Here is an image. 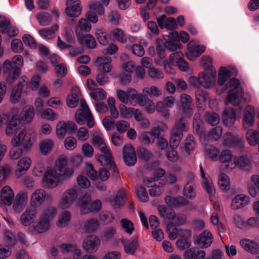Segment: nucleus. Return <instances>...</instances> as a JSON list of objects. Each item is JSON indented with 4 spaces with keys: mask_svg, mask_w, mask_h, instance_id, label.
I'll list each match as a JSON object with an SVG mask.
<instances>
[{
    "mask_svg": "<svg viewBox=\"0 0 259 259\" xmlns=\"http://www.w3.org/2000/svg\"><path fill=\"white\" fill-rule=\"evenodd\" d=\"M121 242L126 253L132 254L135 253L137 246V240L135 239L132 240L122 239Z\"/></svg>",
    "mask_w": 259,
    "mask_h": 259,
    "instance_id": "e2e57ef3",
    "label": "nucleus"
},
{
    "mask_svg": "<svg viewBox=\"0 0 259 259\" xmlns=\"http://www.w3.org/2000/svg\"><path fill=\"white\" fill-rule=\"evenodd\" d=\"M187 130L188 127L182 118L176 122L175 125L171 132V138L169 141L171 149H175L178 147L182 138L183 133L186 132Z\"/></svg>",
    "mask_w": 259,
    "mask_h": 259,
    "instance_id": "9d476101",
    "label": "nucleus"
},
{
    "mask_svg": "<svg viewBox=\"0 0 259 259\" xmlns=\"http://www.w3.org/2000/svg\"><path fill=\"white\" fill-rule=\"evenodd\" d=\"M213 237L211 233L205 230L194 238V242L201 247H208L212 242Z\"/></svg>",
    "mask_w": 259,
    "mask_h": 259,
    "instance_id": "412c9836",
    "label": "nucleus"
},
{
    "mask_svg": "<svg viewBox=\"0 0 259 259\" xmlns=\"http://www.w3.org/2000/svg\"><path fill=\"white\" fill-rule=\"evenodd\" d=\"M160 131L158 127H153L150 131L143 132L141 135L142 141L146 144H152L155 139L160 136Z\"/></svg>",
    "mask_w": 259,
    "mask_h": 259,
    "instance_id": "c756f323",
    "label": "nucleus"
},
{
    "mask_svg": "<svg viewBox=\"0 0 259 259\" xmlns=\"http://www.w3.org/2000/svg\"><path fill=\"white\" fill-rule=\"evenodd\" d=\"M236 74L237 70L235 67L232 66L221 67L219 72L218 83L219 85H222L229 77Z\"/></svg>",
    "mask_w": 259,
    "mask_h": 259,
    "instance_id": "a211bd4d",
    "label": "nucleus"
},
{
    "mask_svg": "<svg viewBox=\"0 0 259 259\" xmlns=\"http://www.w3.org/2000/svg\"><path fill=\"white\" fill-rule=\"evenodd\" d=\"M249 203L250 198L247 195L240 194L232 199L231 206L233 209L236 210L246 206Z\"/></svg>",
    "mask_w": 259,
    "mask_h": 259,
    "instance_id": "393cba45",
    "label": "nucleus"
},
{
    "mask_svg": "<svg viewBox=\"0 0 259 259\" xmlns=\"http://www.w3.org/2000/svg\"><path fill=\"white\" fill-rule=\"evenodd\" d=\"M101 240L98 236L92 234L87 236L82 242V248L87 252L93 253L96 252L100 246Z\"/></svg>",
    "mask_w": 259,
    "mask_h": 259,
    "instance_id": "ddd939ff",
    "label": "nucleus"
},
{
    "mask_svg": "<svg viewBox=\"0 0 259 259\" xmlns=\"http://www.w3.org/2000/svg\"><path fill=\"white\" fill-rule=\"evenodd\" d=\"M14 198V193L11 188L6 186L0 192V204L10 206Z\"/></svg>",
    "mask_w": 259,
    "mask_h": 259,
    "instance_id": "bb28decb",
    "label": "nucleus"
},
{
    "mask_svg": "<svg viewBox=\"0 0 259 259\" xmlns=\"http://www.w3.org/2000/svg\"><path fill=\"white\" fill-rule=\"evenodd\" d=\"M257 188L259 190V175H253L250 178V180L247 184V188L250 195L255 197L257 195V192L256 189Z\"/></svg>",
    "mask_w": 259,
    "mask_h": 259,
    "instance_id": "49530a36",
    "label": "nucleus"
},
{
    "mask_svg": "<svg viewBox=\"0 0 259 259\" xmlns=\"http://www.w3.org/2000/svg\"><path fill=\"white\" fill-rule=\"evenodd\" d=\"M180 100L184 113L186 116L190 117L192 113V99L190 96L186 94H183L181 96Z\"/></svg>",
    "mask_w": 259,
    "mask_h": 259,
    "instance_id": "c03bdc74",
    "label": "nucleus"
},
{
    "mask_svg": "<svg viewBox=\"0 0 259 259\" xmlns=\"http://www.w3.org/2000/svg\"><path fill=\"white\" fill-rule=\"evenodd\" d=\"M166 203L170 206H182L189 203V201L185 198L180 196L175 197L170 196H166L165 198Z\"/></svg>",
    "mask_w": 259,
    "mask_h": 259,
    "instance_id": "a18cd8bd",
    "label": "nucleus"
},
{
    "mask_svg": "<svg viewBox=\"0 0 259 259\" xmlns=\"http://www.w3.org/2000/svg\"><path fill=\"white\" fill-rule=\"evenodd\" d=\"M76 128V126L73 123L60 121L56 126L57 136L59 138H63L67 132L73 133Z\"/></svg>",
    "mask_w": 259,
    "mask_h": 259,
    "instance_id": "4be33fe9",
    "label": "nucleus"
},
{
    "mask_svg": "<svg viewBox=\"0 0 259 259\" xmlns=\"http://www.w3.org/2000/svg\"><path fill=\"white\" fill-rule=\"evenodd\" d=\"M54 146V141L49 138L42 139L39 143V150L43 155L50 154L53 151Z\"/></svg>",
    "mask_w": 259,
    "mask_h": 259,
    "instance_id": "58836bf2",
    "label": "nucleus"
},
{
    "mask_svg": "<svg viewBox=\"0 0 259 259\" xmlns=\"http://www.w3.org/2000/svg\"><path fill=\"white\" fill-rule=\"evenodd\" d=\"M205 252L195 248H191L185 252V259H203L205 256Z\"/></svg>",
    "mask_w": 259,
    "mask_h": 259,
    "instance_id": "6e6d98bb",
    "label": "nucleus"
},
{
    "mask_svg": "<svg viewBox=\"0 0 259 259\" xmlns=\"http://www.w3.org/2000/svg\"><path fill=\"white\" fill-rule=\"evenodd\" d=\"M124 161L128 165H133L136 162V156L134 149L130 145H125L123 148Z\"/></svg>",
    "mask_w": 259,
    "mask_h": 259,
    "instance_id": "cd10ccee",
    "label": "nucleus"
},
{
    "mask_svg": "<svg viewBox=\"0 0 259 259\" xmlns=\"http://www.w3.org/2000/svg\"><path fill=\"white\" fill-rule=\"evenodd\" d=\"M227 85L229 89V94L226 100L227 104L230 103L234 106L238 105L241 99H243L244 101L247 102L250 101V95L243 93L238 79L232 78L229 81Z\"/></svg>",
    "mask_w": 259,
    "mask_h": 259,
    "instance_id": "f03ea898",
    "label": "nucleus"
},
{
    "mask_svg": "<svg viewBox=\"0 0 259 259\" xmlns=\"http://www.w3.org/2000/svg\"><path fill=\"white\" fill-rule=\"evenodd\" d=\"M82 6L80 0H66L64 13L70 18H77L82 13Z\"/></svg>",
    "mask_w": 259,
    "mask_h": 259,
    "instance_id": "f8f14e48",
    "label": "nucleus"
},
{
    "mask_svg": "<svg viewBox=\"0 0 259 259\" xmlns=\"http://www.w3.org/2000/svg\"><path fill=\"white\" fill-rule=\"evenodd\" d=\"M254 108L251 105L246 106L243 112V127L247 129L251 127L254 124Z\"/></svg>",
    "mask_w": 259,
    "mask_h": 259,
    "instance_id": "f3484780",
    "label": "nucleus"
},
{
    "mask_svg": "<svg viewBox=\"0 0 259 259\" xmlns=\"http://www.w3.org/2000/svg\"><path fill=\"white\" fill-rule=\"evenodd\" d=\"M248 143L251 146H255L259 143V131L250 129L245 134Z\"/></svg>",
    "mask_w": 259,
    "mask_h": 259,
    "instance_id": "5fc2aeb1",
    "label": "nucleus"
},
{
    "mask_svg": "<svg viewBox=\"0 0 259 259\" xmlns=\"http://www.w3.org/2000/svg\"><path fill=\"white\" fill-rule=\"evenodd\" d=\"M99 227V222L95 219H89L82 223L81 229L85 233H91L96 231Z\"/></svg>",
    "mask_w": 259,
    "mask_h": 259,
    "instance_id": "a19ab883",
    "label": "nucleus"
},
{
    "mask_svg": "<svg viewBox=\"0 0 259 259\" xmlns=\"http://www.w3.org/2000/svg\"><path fill=\"white\" fill-rule=\"evenodd\" d=\"M5 235L9 245L0 244V259H6L9 257L12 253L11 246L16 243V239L11 232L6 231Z\"/></svg>",
    "mask_w": 259,
    "mask_h": 259,
    "instance_id": "4468645a",
    "label": "nucleus"
},
{
    "mask_svg": "<svg viewBox=\"0 0 259 259\" xmlns=\"http://www.w3.org/2000/svg\"><path fill=\"white\" fill-rule=\"evenodd\" d=\"M104 168H101L99 171V179L105 181H106L109 177L110 174L107 169H110L113 170V175L115 177H117L118 175V172L117 170L116 166L114 165L113 161L112 160V167H107L106 166H103Z\"/></svg>",
    "mask_w": 259,
    "mask_h": 259,
    "instance_id": "09e8293b",
    "label": "nucleus"
},
{
    "mask_svg": "<svg viewBox=\"0 0 259 259\" xmlns=\"http://www.w3.org/2000/svg\"><path fill=\"white\" fill-rule=\"evenodd\" d=\"M111 61L112 59L110 57H99L97 58L96 63L99 70L109 72L112 70Z\"/></svg>",
    "mask_w": 259,
    "mask_h": 259,
    "instance_id": "e433bc0d",
    "label": "nucleus"
},
{
    "mask_svg": "<svg viewBox=\"0 0 259 259\" xmlns=\"http://www.w3.org/2000/svg\"><path fill=\"white\" fill-rule=\"evenodd\" d=\"M27 202V195L25 193L18 194L13 202V209L16 212L20 213Z\"/></svg>",
    "mask_w": 259,
    "mask_h": 259,
    "instance_id": "c9c22d12",
    "label": "nucleus"
},
{
    "mask_svg": "<svg viewBox=\"0 0 259 259\" xmlns=\"http://www.w3.org/2000/svg\"><path fill=\"white\" fill-rule=\"evenodd\" d=\"M46 197V191L42 189L35 190L31 194L30 200L32 207H37L42 204Z\"/></svg>",
    "mask_w": 259,
    "mask_h": 259,
    "instance_id": "b1692460",
    "label": "nucleus"
},
{
    "mask_svg": "<svg viewBox=\"0 0 259 259\" xmlns=\"http://www.w3.org/2000/svg\"><path fill=\"white\" fill-rule=\"evenodd\" d=\"M223 129L220 126H217L213 128L207 134H206L205 137L203 138L202 142H205L209 138H212L214 140L219 139L222 135Z\"/></svg>",
    "mask_w": 259,
    "mask_h": 259,
    "instance_id": "69168bd1",
    "label": "nucleus"
},
{
    "mask_svg": "<svg viewBox=\"0 0 259 259\" xmlns=\"http://www.w3.org/2000/svg\"><path fill=\"white\" fill-rule=\"evenodd\" d=\"M125 192L123 189L119 190L116 195L111 197L110 202L111 205L115 207L122 205L124 201Z\"/></svg>",
    "mask_w": 259,
    "mask_h": 259,
    "instance_id": "4d7b16f0",
    "label": "nucleus"
},
{
    "mask_svg": "<svg viewBox=\"0 0 259 259\" xmlns=\"http://www.w3.org/2000/svg\"><path fill=\"white\" fill-rule=\"evenodd\" d=\"M193 128L194 132L199 136L200 141H202L206 134L203 132L202 121L199 113H196L194 116Z\"/></svg>",
    "mask_w": 259,
    "mask_h": 259,
    "instance_id": "ea45409f",
    "label": "nucleus"
},
{
    "mask_svg": "<svg viewBox=\"0 0 259 259\" xmlns=\"http://www.w3.org/2000/svg\"><path fill=\"white\" fill-rule=\"evenodd\" d=\"M28 150L23 149V147L18 146L12 145L9 151V157L11 159H18L21 156L26 153Z\"/></svg>",
    "mask_w": 259,
    "mask_h": 259,
    "instance_id": "bf43d9fd",
    "label": "nucleus"
},
{
    "mask_svg": "<svg viewBox=\"0 0 259 259\" xmlns=\"http://www.w3.org/2000/svg\"><path fill=\"white\" fill-rule=\"evenodd\" d=\"M22 85V82L19 81L17 86L12 89L10 96V101L12 103H16L20 100L24 88Z\"/></svg>",
    "mask_w": 259,
    "mask_h": 259,
    "instance_id": "052dcab7",
    "label": "nucleus"
},
{
    "mask_svg": "<svg viewBox=\"0 0 259 259\" xmlns=\"http://www.w3.org/2000/svg\"><path fill=\"white\" fill-rule=\"evenodd\" d=\"M57 24L53 25L50 28H42L38 30L39 34L46 40L52 39L55 36V33L58 30Z\"/></svg>",
    "mask_w": 259,
    "mask_h": 259,
    "instance_id": "8fccbe9b",
    "label": "nucleus"
},
{
    "mask_svg": "<svg viewBox=\"0 0 259 259\" xmlns=\"http://www.w3.org/2000/svg\"><path fill=\"white\" fill-rule=\"evenodd\" d=\"M93 144L99 148L100 150L102 152L98 157V160L102 164V166H106L107 167H112V156L111 151L108 148L103 140L102 135L97 134L94 135L92 138Z\"/></svg>",
    "mask_w": 259,
    "mask_h": 259,
    "instance_id": "39448f33",
    "label": "nucleus"
},
{
    "mask_svg": "<svg viewBox=\"0 0 259 259\" xmlns=\"http://www.w3.org/2000/svg\"><path fill=\"white\" fill-rule=\"evenodd\" d=\"M80 108L76 112L75 117L77 122L82 125L87 122V125L89 128L94 126L95 122L93 117L90 111L86 102L84 100H80Z\"/></svg>",
    "mask_w": 259,
    "mask_h": 259,
    "instance_id": "1a4fd4ad",
    "label": "nucleus"
},
{
    "mask_svg": "<svg viewBox=\"0 0 259 259\" xmlns=\"http://www.w3.org/2000/svg\"><path fill=\"white\" fill-rule=\"evenodd\" d=\"M22 130L20 121L17 117H13L7 120L6 134L7 136H14Z\"/></svg>",
    "mask_w": 259,
    "mask_h": 259,
    "instance_id": "5701e85b",
    "label": "nucleus"
},
{
    "mask_svg": "<svg viewBox=\"0 0 259 259\" xmlns=\"http://www.w3.org/2000/svg\"><path fill=\"white\" fill-rule=\"evenodd\" d=\"M140 96H144L142 94H138L137 91L134 89L128 90V103L132 105L135 106L140 103Z\"/></svg>",
    "mask_w": 259,
    "mask_h": 259,
    "instance_id": "774afa93",
    "label": "nucleus"
},
{
    "mask_svg": "<svg viewBox=\"0 0 259 259\" xmlns=\"http://www.w3.org/2000/svg\"><path fill=\"white\" fill-rule=\"evenodd\" d=\"M34 116V108L32 106L25 107L21 113V120L25 123H28L31 121Z\"/></svg>",
    "mask_w": 259,
    "mask_h": 259,
    "instance_id": "13d9d810",
    "label": "nucleus"
},
{
    "mask_svg": "<svg viewBox=\"0 0 259 259\" xmlns=\"http://www.w3.org/2000/svg\"><path fill=\"white\" fill-rule=\"evenodd\" d=\"M240 244L245 251L251 254L259 253V245L256 242L248 239H242L240 241Z\"/></svg>",
    "mask_w": 259,
    "mask_h": 259,
    "instance_id": "7c9ffc66",
    "label": "nucleus"
},
{
    "mask_svg": "<svg viewBox=\"0 0 259 259\" xmlns=\"http://www.w3.org/2000/svg\"><path fill=\"white\" fill-rule=\"evenodd\" d=\"M234 158V157L232 155V152L230 150H224L221 153L220 152L218 160L221 163H227L228 164L226 165V168L230 170V164L231 163H233Z\"/></svg>",
    "mask_w": 259,
    "mask_h": 259,
    "instance_id": "de8ad7c7",
    "label": "nucleus"
},
{
    "mask_svg": "<svg viewBox=\"0 0 259 259\" xmlns=\"http://www.w3.org/2000/svg\"><path fill=\"white\" fill-rule=\"evenodd\" d=\"M91 28V24L86 18L80 19L75 28L76 36L83 34L84 32H89Z\"/></svg>",
    "mask_w": 259,
    "mask_h": 259,
    "instance_id": "79ce46f5",
    "label": "nucleus"
},
{
    "mask_svg": "<svg viewBox=\"0 0 259 259\" xmlns=\"http://www.w3.org/2000/svg\"><path fill=\"white\" fill-rule=\"evenodd\" d=\"M67 156L62 155L56 161L54 167L47 169L42 179L47 187L55 188L59 185L61 178L65 179L73 175L74 169L67 167Z\"/></svg>",
    "mask_w": 259,
    "mask_h": 259,
    "instance_id": "f257e3e1",
    "label": "nucleus"
},
{
    "mask_svg": "<svg viewBox=\"0 0 259 259\" xmlns=\"http://www.w3.org/2000/svg\"><path fill=\"white\" fill-rule=\"evenodd\" d=\"M189 53L188 58L190 60H193V57H198L202 54L205 50L204 46H200L198 42L195 40L190 41L187 45Z\"/></svg>",
    "mask_w": 259,
    "mask_h": 259,
    "instance_id": "aec40b11",
    "label": "nucleus"
},
{
    "mask_svg": "<svg viewBox=\"0 0 259 259\" xmlns=\"http://www.w3.org/2000/svg\"><path fill=\"white\" fill-rule=\"evenodd\" d=\"M200 172L203 188L209 194L210 197L214 196L215 191L212 183V181L211 179L205 177L204 171L201 165L200 166Z\"/></svg>",
    "mask_w": 259,
    "mask_h": 259,
    "instance_id": "c85d7f7f",
    "label": "nucleus"
},
{
    "mask_svg": "<svg viewBox=\"0 0 259 259\" xmlns=\"http://www.w3.org/2000/svg\"><path fill=\"white\" fill-rule=\"evenodd\" d=\"M32 160L28 156H24L20 158L17 162L15 171L16 177L19 178L24 175L30 168Z\"/></svg>",
    "mask_w": 259,
    "mask_h": 259,
    "instance_id": "dca6fc26",
    "label": "nucleus"
},
{
    "mask_svg": "<svg viewBox=\"0 0 259 259\" xmlns=\"http://www.w3.org/2000/svg\"><path fill=\"white\" fill-rule=\"evenodd\" d=\"M222 119L224 124L227 126H231L236 120V114L231 107L226 108L223 111Z\"/></svg>",
    "mask_w": 259,
    "mask_h": 259,
    "instance_id": "2f4dec72",
    "label": "nucleus"
},
{
    "mask_svg": "<svg viewBox=\"0 0 259 259\" xmlns=\"http://www.w3.org/2000/svg\"><path fill=\"white\" fill-rule=\"evenodd\" d=\"M77 247L72 243H64L58 246V250L56 248H53L51 253L53 256H56L59 255V251L72 252Z\"/></svg>",
    "mask_w": 259,
    "mask_h": 259,
    "instance_id": "864d4df0",
    "label": "nucleus"
},
{
    "mask_svg": "<svg viewBox=\"0 0 259 259\" xmlns=\"http://www.w3.org/2000/svg\"><path fill=\"white\" fill-rule=\"evenodd\" d=\"M78 197L77 190L76 188H70L65 191L58 203L59 208L65 209L70 208L76 201Z\"/></svg>",
    "mask_w": 259,
    "mask_h": 259,
    "instance_id": "9b49d317",
    "label": "nucleus"
},
{
    "mask_svg": "<svg viewBox=\"0 0 259 259\" xmlns=\"http://www.w3.org/2000/svg\"><path fill=\"white\" fill-rule=\"evenodd\" d=\"M57 209L54 206H48L44 208L39 214L34 230L38 233H44L50 228L51 222L57 214Z\"/></svg>",
    "mask_w": 259,
    "mask_h": 259,
    "instance_id": "20e7f679",
    "label": "nucleus"
},
{
    "mask_svg": "<svg viewBox=\"0 0 259 259\" xmlns=\"http://www.w3.org/2000/svg\"><path fill=\"white\" fill-rule=\"evenodd\" d=\"M35 139L33 130L22 129L13 136L11 140V144L28 150L33 145Z\"/></svg>",
    "mask_w": 259,
    "mask_h": 259,
    "instance_id": "423d86ee",
    "label": "nucleus"
},
{
    "mask_svg": "<svg viewBox=\"0 0 259 259\" xmlns=\"http://www.w3.org/2000/svg\"><path fill=\"white\" fill-rule=\"evenodd\" d=\"M110 36L115 40L121 43H125L126 41V36L124 31L120 28H116L110 32Z\"/></svg>",
    "mask_w": 259,
    "mask_h": 259,
    "instance_id": "680f3d73",
    "label": "nucleus"
},
{
    "mask_svg": "<svg viewBox=\"0 0 259 259\" xmlns=\"http://www.w3.org/2000/svg\"><path fill=\"white\" fill-rule=\"evenodd\" d=\"M190 180H188L187 183L184 186L183 194L184 196L190 199H194L196 196V192L195 191V185L192 181L194 178V176L192 174L188 175Z\"/></svg>",
    "mask_w": 259,
    "mask_h": 259,
    "instance_id": "f704fd0d",
    "label": "nucleus"
},
{
    "mask_svg": "<svg viewBox=\"0 0 259 259\" xmlns=\"http://www.w3.org/2000/svg\"><path fill=\"white\" fill-rule=\"evenodd\" d=\"M37 115L39 116L41 118L50 121H54L57 118L55 112L50 108L43 109Z\"/></svg>",
    "mask_w": 259,
    "mask_h": 259,
    "instance_id": "0e129e2a",
    "label": "nucleus"
},
{
    "mask_svg": "<svg viewBox=\"0 0 259 259\" xmlns=\"http://www.w3.org/2000/svg\"><path fill=\"white\" fill-rule=\"evenodd\" d=\"M40 77L38 75H34L33 76L30 81H28V78L25 76L21 77L19 81L22 82L23 87H26V90L24 91V92L27 93L29 91H36L38 89L40 81Z\"/></svg>",
    "mask_w": 259,
    "mask_h": 259,
    "instance_id": "6ab92c4d",
    "label": "nucleus"
},
{
    "mask_svg": "<svg viewBox=\"0 0 259 259\" xmlns=\"http://www.w3.org/2000/svg\"><path fill=\"white\" fill-rule=\"evenodd\" d=\"M218 184L220 189L222 191H228L230 189V182L229 177L225 174H220L218 179Z\"/></svg>",
    "mask_w": 259,
    "mask_h": 259,
    "instance_id": "338daca9",
    "label": "nucleus"
},
{
    "mask_svg": "<svg viewBox=\"0 0 259 259\" xmlns=\"http://www.w3.org/2000/svg\"><path fill=\"white\" fill-rule=\"evenodd\" d=\"M78 41L90 48H95L97 43L94 36L91 34H81L76 36Z\"/></svg>",
    "mask_w": 259,
    "mask_h": 259,
    "instance_id": "603ef678",
    "label": "nucleus"
},
{
    "mask_svg": "<svg viewBox=\"0 0 259 259\" xmlns=\"http://www.w3.org/2000/svg\"><path fill=\"white\" fill-rule=\"evenodd\" d=\"M216 71H202L199 73L198 77L191 76L189 80L190 83L196 87L202 86L205 88H210L213 86L216 80Z\"/></svg>",
    "mask_w": 259,
    "mask_h": 259,
    "instance_id": "0eeeda50",
    "label": "nucleus"
},
{
    "mask_svg": "<svg viewBox=\"0 0 259 259\" xmlns=\"http://www.w3.org/2000/svg\"><path fill=\"white\" fill-rule=\"evenodd\" d=\"M251 161L246 156H241L239 158L234 157L233 163L230 164V170L238 166L248 170L251 167Z\"/></svg>",
    "mask_w": 259,
    "mask_h": 259,
    "instance_id": "473e14b6",
    "label": "nucleus"
},
{
    "mask_svg": "<svg viewBox=\"0 0 259 259\" xmlns=\"http://www.w3.org/2000/svg\"><path fill=\"white\" fill-rule=\"evenodd\" d=\"M77 204L81 214L98 211L102 207V202L100 200L91 201V196L88 194L81 196Z\"/></svg>",
    "mask_w": 259,
    "mask_h": 259,
    "instance_id": "6e6552de",
    "label": "nucleus"
},
{
    "mask_svg": "<svg viewBox=\"0 0 259 259\" xmlns=\"http://www.w3.org/2000/svg\"><path fill=\"white\" fill-rule=\"evenodd\" d=\"M140 103L139 104L144 107L145 110L149 113L152 114L155 110V106L154 102L148 97L145 96H140Z\"/></svg>",
    "mask_w": 259,
    "mask_h": 259,
    "instance_id": "3c124183",
    "label": "nucleus"
},
{
    "mask_svg": "<svg viewBox=\"0 0 259 259\" xmlns=\"http://www.w3.org/2000/svg\"><path fill=\"white\" fill-rule=\"evenodd\" d=\"M71 219L69 211L64 210L59 214L56 221V225L59 228H64L69 225Z\"/></svg>",
    "mask_w": 259,
    "mask_h": 259,
    "instance_id": "37998d69",
    "label": "nucleus"
},
{
    "mask_svg": "<svg viewBox=\"0 0 259 259\" xmlns=\"http://www.w3.org/2000/svg\"><path fill=\"white\" fill-rule=\"evenodd\" d=\"M36 214V210L30 207L27 208L21 215V223L25 226H29L34 222Z\"/></svg>",
    "mask_w": 259,
    "mask_h": 259,
    "instance_id": "4c0bfd02",
    "label": "nucleus"
},
{
    "mask_svg": "<svg viewBox=\"0 0 259 259\" xmlns=\"http://www.w3.org/2000/svg\"><path fill=\"white\" fill-rule=\"evenodd\" d=\"M23 64V59L21 56L16 55L10 61H4L3 68L4 73L8 82L12 83L17 79L20 74V67Z\"/></svg>",
    "mask_w": 259,
    "mask_h": 259,
    "instance_id": "7ed1b4c3",
    "label": "nucleus"
},
{
    "mask_svg": "<svg viewBox=\"0 0 259 259\" xmlns=\"http://www.w3.org/2000/svg\"><path fill=\"white\" fill-rule=\"evenodd\" d=\"M225 144L228 146H234L240 151L244 149V141L240 136H234L231 133L226 134L223 137Z\"/></svg>",
    "mask_w": 259,
    "mask_h": 259,
    "instance_id": "2eb2a0df",
    "label": "nucleus"
},
{
    "mask_svg": "<svg viewBox=\"0 0 259 259\" xmlns=\"http://www.w3.org/2000/svg\"><path fill=\"white\" fill-rule=\"evenodd\" d=\"M80 92L77 87L72 88L71 93L69 94L66 98V104L70 108L75 107L80 99Z\"/></svg>",
    "mask_w": 259,
    "mask_h": 259,
    "instance_id": "72a5a7b5",
    "label": "nucleus"
},
{
    "mask_svg": "<svg viewBox=\"0 0 259 259\" xmlns=\"http://www.w3.org/2000/svg\"><path fill=\"white\" fill-rule=\"evenodd\" d=\"M159 27L161 29L165 28L168 30H174L177 27V24L175 18H167L165 15H162L157 19Z\"/></svg>",
    "mask_w": 259,
    "mask_h": 259,
    "instance_id": "a878e982",
    "label": "nucleus"
}]
</instances>
